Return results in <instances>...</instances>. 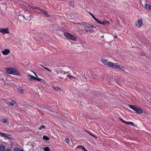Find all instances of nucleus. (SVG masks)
<instances>
[{
    "mask_svg": "<svg viewBox=\"0 0 151 151\" xmlns=\"http://www.w3.org/2000/svg\"><path fill=\"white\" fill-rule=\"evenodd\" d=\"M67 77L70 79H71L72 78H74L73 77L70 75H68Z\"/></svg>",
    "mask_w": 151,
    "mask_h": 151,
    "instance_id": "nucleus-29",
    "label": "nucleus"
},
{
    "mask_svg": "<svg viewBox=\"0 0 151 151\" xmlns=\"http://www.w3.org/2000/svg\"><path fill=\"white\" fill-rule=\"evenodd\" d=\"M0 32L4 34L9 33V29L7 28L4 29L3 28H0Z\"/></svg>",
    "mask_w": 151,
    "mask_h": 151,
    "instance_id": "nucleus-9",
    "label": "nucleus"
},
{
    "mask_svg": "<svg viewBox=\"0 0 151 151\" xmlns=\"http://www.w3.org/2000/svg\"><path fill=\"white\" fill-rule=\"evenodd\" d=\"M88 13L89 14H90L92 18L95 20L97 22H98L100 24H102L103 25H105V24H109L110 22L109 21H103V22H102L101 21H100L99 19H98L91 12H89Z\"/></svg>",
    "mask_w": 151,
    "mask_h": 151,
    "instance_id": "nucleus-3",
    "label": "nucleus"
},
{
    "mask_svg": "<svg viewBox=\"0 0 151 151\" xmlns=\"http://www.w3.org/2000/svg\"><path fill=\"white\" fill-rule=\"evenodd\" d=\"M69 4L70 6L73 8L74 7V1H71L70 2Z\"/></svg>",
    "mask_w": 151,
    "mask_h": 151,
    "instance_id": "nucleus-22",
    "label": "nucleus"
},
{
    "mask_svg": "<svg viewBox=\"0 0 151 151\" xmlns=\"http://www.w3.org/2000/svg\"><path fill=\"white\" fill-rule=\"evenodd\" d=\"M43 139L46 140H49L50 139L49 137L46 135H44L43 136Z\"/></svg>",
    "mask_w": 151,
    "mask_h": 151,
    "instance_id": "nucleus-21",
    "label": "nucleus"
},
{
    "mask_svg": "<svg viewBox=\"0 0 151 151\" xmlns=\"http://www.w3.org/2000/svg\"><path fill=\"white\" fill-rule=\"evenodd\" d=\"M91 24H88V23H86V25H85V26L87 28H91Z\"/></svg>",
    "mask_w": 151,
    "mask_h": 151,
    "instance_id": "nucleus-24",
    "label": "nucleus"
},
{
    "mask_svg": "<svg viewBox=\"0 0 151 151\" xmlns=\"http://www.w3.org/2000/svg\"><path fill=\"white\" fill-rule=\"evenodd\" d=\"M64 141L65 142L67 143L68 144H69L70 142V140L68 138L65 139Z\"/></svg>",
    "mask_w": 151,
    "mask_h": 151,
    "instance_id": "nucleus-25",
    "label": "nucleus"
},
{
    "mask_svg": "<svg viewBox=\"0 0 151 151\" xmlns=\"http://www.w3.org/2000/svg\"><path fill=\"white\" fill-rule=\"evenodd\" d=\"M78 24H80L81 25H84V26H85V25H86V22H83L82 23L81 22H79L78 23Z\"/></svg>",
    "mask_w": 151,
    "mask_h": 151,
    "instance_id": "nucleus-23",
    "label": "nucleus"
},
{
    "mask_svg": "<svg viewBox=\"0 0 151 151\" xmlns=\"http://www.w3.org/2000/svg\"><path fill=\"white\" fill-rule=\"evenodd\" d=\"M6 103H8L10 106H13L15 104V102L14 101L10 99H8L6 101Z\"/></svg>",
    "mask_w": 151,
    "mask_h": 151,
    "instance_id": "nucleus-10",
    "label": "nucleus"
},
{
    "mask_svg": "<svg viewBox=\"0 0 151 151\" xmlns=\"http://www.w3.org/2000/svg\"><path fill=\"white\" fill-rule=\"evenodd\" d=\"M5 71L8 74L17 75H18L19 74V72L16 69L13 68H6Z\"/></svg>",
    "mask_w": 151,
    "mask_h": 151,
    "instance_id": "nucleus-1",
    "label": "nucleus"
},
{
    "mask_svg": "<svg viewBox=\"0 0 151 151\" xmlns=\"http://www.w3.org/2000/svg\"><path fill=\"white\" fill-rule=\"evenodd\" d=\"M20 151H24L23 150L20 149Z\"/></svg>",
    "mask_w": 151,
    "mask_h": 151,
    "instance_id": "nucleus-44",
    "label": "nucleus"
},
{
    "mask_svg": "<svg viewBox=\"0 0 151 151\" xmlns=\"http://www.w3.org/2000/svg\"><path fill=\"white\" fill-rule=\"evenodd\" d=\"M92 133H91L90 132L89 133V134L91 135V134Z\"/></svg>",
    "mask_w": 151,
    "mask_h": 151,
    "instance_id": "nucleus-45",
    "label": "nucleus"
},
{
    "mask_svg": "<svg viewBox=\"0 0 151 151\" xmlns=\"http://www.w3.org/2000/svg\"><path fill=\"white\" fill-rule=\"evenodd\" d=\"M84 30H85V31L86 32H88V30H87L86 29H85V28L84 29Z\"/></svg>",
    "mask_w": 151,
    "mask_h": 151,
    "instance_id": "nucleus-41",
    "label": "nucleus"
},
{
    "mask_svg": "<svg viewBox=\"0 0 151 151\" xmlns=\"http://www.w3.org/2000/svg\"><path fill=\"white\" fill-rule=\"evenodd\" d=\"M122 118H119V120H120L121 121V120H122Z\"/></svg>",
    "mask_w": 151,
    "mask_h": 151,
    "instance_id": "nucleus-43",
    "label": "nucleus"
},
{
    "mask_svg": "<svg viewBox=\"0 0 151 151\" xmlns=\"http://www.w3.org/2000/svg\"><path fill=\"white\" fill-rule=\"evenodd\" d=\"M123 123H124L125 122V121L123 119H122V120L121 121Z\"/></svg>",
    "mask_w": 151,
    "mask_h": 151,
    "instance_id": "nucleus-36",
    "label": "nucleus"
},
{
    "mask_svg": "<svg viewBox=\"0 0 151 151\" xmlns=\"http://www.w3.org/2000/svg\"><path fill=\"white\" fill-rule=\"evenodd\" d=\"M5 151H12V150L10 149H7L5 150Z\"/></svg>",
    "mask_w": 151,
    "mask_h": 151,
    "instance_id": "nucleus-34",
    "label": "nucleus"
},
{
    "mask_svg": "<svg viewBox=\"0 0 151 151\" xmlns=\"http://www.w3.org/2000/svg\"><path fill=\"white\" fill-rule=\"evenodd\" d=\"M64 35L65 37L69 39H70L74 41H76L77 40V38L76 37L73 36L72 34L68 33H64Z\"/></svg>",
    "mask_w": 151,
    "mask_h": 151,
    "instance_id": "nucleus-4",
    "label": "nucleus"
},
{
    "mask_svg": "<svg viewBox=\"0 0 151 151\" xmlns=\"http://www.w3.org/2000/svg\"><path fill=\"white\" fill-rule=\"evenodd\" d=\"M83 150L84 151H88L85 148Z\"/></svg>",
    "mask_w": 151,
    "mask_h": 151,
    "instance_id": "nucleus-38",
    "label": "nucleus"
},
{
    "mask_svg": "<svg viewBox=\"0 0 151 151\" xmlns=\"http://www.w3.org/2000/svg\"><path fill=\"white\" fill-rule=\"evenodd\" d=\"M40 11H41L42 12H43L45 16L48 17L50 16V15L48 14L47 13L45 10L41 9Z\"/></svg>",
    "mask_w": 151,
    "mask_h": 151,
    "instance_id": "nucleus-14",
    "label": "nucleus"
},
{
    "mask_svg": "<svg viewBox=\"0 0 151 151\" xmlns=\"http://www.w3.org/2000/svg\"><path fill=\"white\" fill-rule=\"evenodd\" d=\"M91 28L95 27H94L93 24H91Z\"/></svg>",
    "mask_w": 151,
    "mask_h": 151,
    "instance_id": "nucleus-35",
    "label": "nucleus"
},
{
    "mask_svg": "<svg viewBox=\"0 0 151 151\" xmlns=\"http://www.w3.org/2000/svg\"><path fill=\"white\" fill-rule=\"evenodd\" d=\"M14 151H20V149L18 147L15 148L14 149Z\"/></svg>",
    "mask_w": 151,
    "mask_h": 151,
    "instance_id": "nucleus-31",
    "label": "nucleus"
},
{
    "mask_svg": "<svg viewBox=\"0 0 151 151\" xmlns=\"http://www.w3.org/2000/svg\"><path fill=\"white\" fill-rule=\"evenodd\" d=\"M114 68H116L122 71H124L125 70V68L122 65H119L117 63H116L115 64Z\"/></svg>",
    "mask_w": 151,
    "mask_h": 151,
    "instance_id": "nucleus-7",
    "label": "nucleus"
},
{
    "mask_svg": "<svg viewBox=\"0 0 151 151\" xmlns=\"http://www.w3.org/2000/svg\"><path fill=\"white\" fill-rule=\"evenodd\" d=\"M104 35H103V36H101V38H103H103H104Z\"/></svg>",
    "mask_w": 151,
    "mask_h": 151,
    "instance_id": "nucleus-42",
    "label": "nucleus"
},
{
    "mask_svg": "<svg viewBox=\"0 0 151 151\" xmlns=\"http://www.w3.org/2000/svg\"><path fill=\"white\" fill-rule=\"evenodd\" d=\"M7 120L6 119H4L3 120V122L5 123H6L7 122Z\"/></svg>",
    "mask_w": 151,
    "mask_h": 151,
    "instance_id": "nucleus-32",
    "label": "nucleus"
},
{
    "mask_svg": "<svg viewBox=\"0 0 151 151\" xmlns=\"http://www.w3.org/2000/svg\"><path fill=\"white\" fill-rule=\"evenodd\" d=\"M143 24V21L142 19H139L137 23L136 24V26L138 27H141Z\"/></svg>",
    "mask_w": 151,
    "mask_h": 151,
    "instance_id": "nucleus-8",
    "label": "nucleus"
},
{
    "mask_svg": "<svg viewBox=\"0 0 151 151\" xmlns=\"http://www.w3.org/2000/svg\"><path fill=\"white\" fill-rule=\"evenodd\" d=\"M91 136H92L93 137L96 138H97V137H96L94 135H93L92 134H91Z\"/></svg>",
    "mask_w": 151,
    "mask_h": 151,
    "instance_id": "nucleus-37",
    "label": "nucleus"
},
{
    "mask_svg": "<svg viewBox=\"0 0 151 151\" xmlns=\"http://www.w3.org/2000/svg\"><path fill=\"white\" fill-rule=\"evenodd\" d=\"M128 106L130 108L132 109L138 114H142L143 112V111L142 109L137 106L129 105Z\"/></svg>",
    "mask_w": 151,
    "mask_h": 151,
    "instance_id": "nucleus-2",
    "label": "nucleus"
},
{
    "mask_svg": "<svg viewBox=\"0 0 151 151\" xmlns=\"http://www.w3.org/2000/svg\"><path fill=\"white\" fill-rule=\"evenodd\" d=\"M30 9H37V10H40L41 9H40V8H39L38 7H37L36 6H30Z\"/></svg>",
    "mask_w": 151,
    "mask_h": 151,
    "instance_id": "nucleus-18",
    "label": "nucleus"
},
{
    "mask_svg": "<svg viewBox=\"0 0 151 151\" xmlns=\"http://www.w3.org/2000/svg\"><path fill=\"white\" fill-rule=\"evenodd\" d=\"M88 31L90 32H91V33L94 32V31L93 29H91V30H88Z\"/></svg>",
    "mask_w": 151,
    "mask_h": 151,
    "instance_id": "nucleus-33",
    "label": "nucleus"
},
{
    "mask_svg": "<svg viewBox=\"0 0 151 151\" xmlns=\"http://www.w3.org/2000/svg\"><path fill=\"white\" fill-rule=\"evenodd\" d=\"M77 148H80L82 150H83L84 148V147L82 145H79L77 147Z\"/></svg>",
    "mask_w": 151,
    "mask_h": 151,
    "instance_id": "nucleus-27",
    "label": "nucleus"
},
{
    "mask_svg": "<svg viewBox=\"0 0 151 151\" xmlns=\"http://www.w3.org/2000/svg\"><path fill=\"white\" fill-rule=\"evenodd\" d=\"M94 28H96V27H94Z\"/></svg>",
    "mask_w": 151,
    "mask_h": 151,
    "instance_id": "nucleus-47",
    "label": "nucleus"
},
{
    "mask_svg": "<svg viewBox=\"0 0 151 151\" xmlns=\"http://www.w3.org/2000/svg\"><path fill=\"white\" fill-rule=\"evenodd\" d=\"M5 149L6 147L4 145H0V151H5Z\"/></svg>",
    "mask_w": 151,
    "mask_h": 151,
    "instance_id": "nucleus-15",
    "label": "nucleus"
},
{
    "mask_svg": "<svg viewBox=\"0 0 151 151\" xmlns=\"http://www.w3.org/2000/svg\"><path fill=\"white\" fill-rule=\"evenodd\" d=\"M15 87L17 88V92L19 93H23L24 92L25 89L24 88H23L22 86H15Z\"/></svg>",
    "mask_w": 151,
    "mask_h": 151,
    "instance_id": "nucleus-5",
    "label": "nucleus"
},
{
    "mask_svg": "<svg viewBox=\"0 0 151 151\" xmlns=\"http://www.w3.org/2000/svg\"><path fill=\"white\" fill-rule=\"evenodd\" d=\"M124 124L127 125L130 124L133 126H135L133 122H128L125 121Z\"/></svg>",
    "mask_w": 151,
    "mask_h": 151,
    "instance_id": "nucleus-17",
    "label": "nucleus"
},
{
    "mask_svg": "<svg viewBox=\"0 0 151 151\" xmlns=\"http://www.w3.org/2000/svg\"><path fill=\"white\" fill-rule=\"evenodd\" d=\"M10 50L8 49H6L2 51V54L4 55H6L10 52Z\"/></svg>",
    "mask_w": 151,
    "mask_h": 151,
    "instance_id": "nucleus-12",
    "label": "nucleus"
},
{
    "mask_svg": "<svg viewBox=\"0 0 151 151\" xmlns=\"http://www.w3.org/2000/svg\"><path fill=\"white\" fill-rule=\"evenodd\" d=\"M45 127L44 125H42L40 126V127H39V130H41L42 128H45Z\"/></svg>",
    "mask_w": 151,
    "mask_h": 151,
    "instance_id": "nucleus-28",
    "label": "nucleus"
},
{
    "mask_svg": "<svg viewBox=\"0 0 151 151\" xmlns=\"http://www.w3.org/2000/svg\"><path fill=\"white\" fill-rule=\"evenodd\" d=\"M7 134L4 133H2L0 132V135L1 136H3L8 138V136L6 135Z\"/></svg>",
    "mask_w": 151,
    "mask_h": 151,
    "instance_id": "nucleus-20",
    "label": "nucleus"
},
{
    "mask_svg": "<svg viewBox=\"0 0 151 151\" xmlns=\"http://www.w3.org/2000/svg\"><path fill=\"white\" fill-rule=\"evenodd\" d=\"M87 132V133H88V134H89V133H90V132Z\"/></svg>",
    "mask_w": 151,
    "mask_h": 151,
    "instance_id": "nucleus-46",
    "label": "nucleus"
},
{
    "mask_svg": "<svg viewBox=\"0 0 151 151\" xmlns=\"http://www.w3.org/2000/svg\"><path fill=\"white\" fill-rule=\"evenodd\" d=\"M101 61L102 62V63L105 65L107 66L109 62V61L108 60L105 59H101Z\"/></svg>",
    "mask_w": 151,
    "mask_h": 151,
    "instance_id": "nucleus-11",
    "label": "nucleus"
},
{
    "mask_svg": "<svg viewBox=\"0 0 151 151\" xmlns=\"http://www.w3.org/2000/svg\"><path fill=\"white\" fill-rule=\"evenodd\" d=\"M52 87L54 88L55 90L57 91H58L60 90V91H61V89L58 87H55V86H52Z\"/></svg>",
    "mask_w": 151,
    "mask_h": 151,
    "instance_id": "nucleus-19",
    "label": "nucleus"
},
{
    "mask_svg": "<svg viewBox=\"0 0 151 151\" xmlns=\"http://www.w3.org/2000/svg\"><path fill=\"white\" fill-rule=\"evenodd\" d=\"M30 81H32V80H33L34 81H37L40 82L41 83H42V84H45V81L42 79H41L39 78H37L34 76H32L30 75Z\"/></svg>",
    "mask_w": 151,
    "mask_h": 151,
    "instance_id": "nucleus-6",
    "label": "nucleus"
},
{
    "mask_svg": "<svg viewBox=\"0 0 151 151\" xmlns=\"http://www.w3.org/2000/svg\"><path fill=\"white\" fill-rule=\"evenodd\" d=\"M40 65L41 66H42V67H43V68H45V69H47V70H48V71H51V70H50L49 69L45 67H44V66H43L42 65Z\"/></svg>",
    "mask_w": 151,
    "mask_h": 151,
    "instance_id": "nucleus-30",
    "label": "nucleus"
},
{
    "mask_svg": "<svg viewBox=\"0 0 151 151\" xmlns=\"http://www.w3.org/2000/svg\"><path fill=\"white\" fill-rule=\"evenodd\" d=\"M50 148L48 147H46L44 148V150L45 151H49Z\"/></svg>",
    "mask_w": 151,
    "mask_h": 151,
    "instance_id": "nucleus-26",
    "label": "nucleus"
},
{
    "mask_svg": "<svg viewBox=\"0 0 151 151\" xmlns=\"http://www.w3.org/2000/svg\"><path fill=\"white\" fill-rule=\"evenodd\" d=\"M34 74H35V76H36V77H38V76H37V75L35 73H34Z\"/></svg>",
    "mask_w": 151,
    "mask_h": 151,
    "instance_id": "nucleus-40",
    "label": "nucleus"
},
{
    "mask_svg": "<svg viewBox=\"0 0 151 151\" xmlns=\"http://www.w3.org/2000/svg\"><path fill=\"white\" fill-rule=\"evenodd\" d=\"M145 8L147 10H150L151 9V5L148 4H145Z\"/></svg>",
    "mask_w": 151,
    "mask_h": 151,
    "instance_id": "nucleus-16",
    "label": "nucleus"
},
{
    "mask_svg": "<svg viewBox=\"0 0 151 151\" xmlns=\"http://www.w3.org/2000/svg\"><path fill=\"white\" fill-rule=\"evenodd\" d=\"M115 66L114 63L110 61H109V63L107 65L108 66L113 68H114Z\"/></svg>",
    "mask_w": 151,
    "mask_h": 151,
    "instance_id": "nucleus-13",
    "label": "nucleus"
},
{
    "mask_svg": "<svg viewBox=\"0 0 151 151\" xmlns=\"http://www.w3.org/2000/svg\"><path fill=\"white\" fill-rule=\"evenodd\" d=\"M117 38V35H115L114 37V38Z\"/></svg>",
    "mask_w": 151,
    "mask_h": 151,
    "instance_id": "nucleus-39",
    "label": "nucleus"
}]
</instances>
